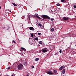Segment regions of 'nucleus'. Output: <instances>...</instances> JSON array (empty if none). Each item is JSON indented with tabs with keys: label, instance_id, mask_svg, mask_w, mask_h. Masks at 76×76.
<instances>
[{
	"label": "nucleus",
	"instance_id": "nucleus-25",
	"mask_svg": "<svg viewBox=\"0 0 76 76\" xmlns=\"http://www.w3.org/2000/svg\"><path fill=\"white\" fill-rule=\"evenodd\" d=\"M41 33H38V35H41Z\"/></svg>",
	"mask_w": 76,
	"mask_h": 76
},
{
	"label": "nucleus",
	"instance_id": "nucleus-2",
	"mask_svg": "<svg viewBox=\"0 0 76 76\" xmlns=\"http://www.w3.org/2000/svg\"><path fill=\"white\" fill-rule=\"evenodd\" d=\"M18 68L19 70L22 69L23 68V66L22 64H19L18 66Z\"/></svg>",
	"mask_w": 76,
	"mask_h": 76
},
{
	"label": "nucleus",
	"instance_id": "nucleus-37",
	"mask_svg": "<svg viewBox=\"0 0 76 76\" xmlns=\"http://www.w3.org/2000/svg\"><path fill=\"white\" fill-rule=\"evenodd\" d=\"M11 76H13V75H11Z\"/></svg>",
	"mask_w": 76,
	"mask_h": 76
},
{
	"label": "nucleus",
	"instance_id": "nucleus-32",
	"mask_svg": "<svg viewBox=\"0 0 76 76\" xmlns=\"http://www.w3.org/2000/svg\"><path fill=\"white\" fill-rule=\"evenodd\" d=\"M20 51H21V52H23V50H22V49H20Z\"/></svg>",
	"mask_w": 76,
	"mask_h": 76
},
{
	"label": "nucleus",
	"instance_id": "nucleus-3",
	"mask_svg": "<svg viewBox=\"0 0 76 76\" xmlns=\"http://www.w3.org/2000/svg\"><path fill=\"white\" fill-rule=\"evenodd\" d=\"M53 72L51 70H48L46 72L49 75H53V73H52Z\"/></svg>",
	"mask_w": 76,
	"mask_h": 76
},
{
	"label": "nucleus",
	"instance_id": "nucleus-31",
	"mask_svg": "<svg viewBox=\"0 0 76 76\" xmlns=\"http://www.w3.org/2000/svg\"><path fill=\"white\" fill-rule=\"evenodd\" d=\"M10 69V67H8L7 69Z\"/></svg>",
	"mask_w": 76,
	"mask_h": 76
},
{
	"label": "nucleus",
	"instance_id": "nucleus-9",
	"mask_svg": "<svg viewBox=\"0 0 76 76\" xmlns=\"http://www.w3.org/2000/svg\"><path fill=\"white\" fill-rule=\"evenodd\" d=\"M65 72H66V69H63L62 71V72H61V75H64L65 73Z\"/></svg>",
	"mask_w": 76,
	"mask_h": 76
},
{
	"label": "nucleus",
	"instance_id": "nucleus-7",
	"mask_svg": "<svg viewBox=\"0 0 76 76\" xmlns=\"http://www.w3.org/2000/svg\"><path fill=\"white\" fill-rule=\"evenodd\" d=\"M69 17H66L63 18V19L64 20H69Z\"/></svg>",
	"mask_w": 76,
	"mask_h": 76
},
{
	"label": "nucleus",
	"instance_id": "nucleus-21",
	"mask_svg": "<svg viewBox=\"0 0 76 76\" xmlns=\"http://www.w3.org/2000/svg\"><path fill=\"white\" fill-rule=\"evenodd\" d=\"M53 72H54V73H57V70H54L53 71Z\"/></svg>",
	"mask_w": 76,
	"mask_h": 76
},
{
	"label": "nucleus",
	"instance_id": "nucleus-15",
	"mask_svg": "<svg viewBox=\"0 0 76 76\" xmlns=\"http://www.w3.org/2000/svg\"><path fill=\"white\" fill-rule=\"evenodd\" d=\"M14 6H17V5L16 4H15V3H13L12 4Z\"/></svg>",
	"mask_w": 76,
	"mask_h": 76
},
{
	"label": "nucleus",
	"instance_id": "nucleus-8",
	"mask_svg": "<svg viewBox=\"0 0 76 76\" xmlns=\"http://www.w3.org/2000/svg\"><path fill=\"white\" fill-rule=\"evenodd\" d=\"M29 29H30V30H31V31H34V30H35V29H34V28L32 27H29Z\"/></svg>",
	"mask_w": 76,
	"mask_h": 76
},
{
	"label": "nucleus",
	"instance_id": "nucleus-20",
	"mask_svg": "<svg viewBox=\"0 0 76 76\" xmlns=\"http://www.w3.org/2000/svg\"><path fill=\"white\" fill-rule=\"evenodd\" d=\"M39 43V44H42V41H40Z\"/></svg>",
	"mask_w": 76,
	"mask_h": 76
},
{
	"label": "nucleus",
	"instance_id": "nucleus-23",
	"mask_svg": "<svg viewBox=\"0 0 76 76\" xmlns=\"http://www.w3.org/2000/svg\"><path fill=\"white\" fill-rule=\"evenodd\" d=\"M50 20H54V19L53 18H51Z\"/></svg>",
	"mask_w": 76,
	"mask_h": 76
},
{
	"label": "nucleus",
	"instance_id": "nucleus-5",
	"mask_svg": "<svg viewBox=\"0 0 76 76\" xmlns=\"http://www.w3.org/2000/svg\"><path fill=\"white\" fill-rule=\"evenodd\" d=\"M65 66H61L59 69V70H61L62 69H64V68H65Z\"/></svg>",
	"mask_w": 76,
	"mask_h": 76
},
{
	"label": "nucleus",
	"instance_id": "nucleus-39",
	"mask_svg": "<svg viewBox=\"0 0 76 76\" xmlns=\"http://www.w3.org/2000/svg\"><path fill=\"white\" fill-rule=\"evenodd\" d=\"M58 9H59V8H58Z\"/></svg>",
	"mask_w": 76,
	"mask_h": 76
},
{
	"label": "nucleus",
	"instance_id": "nucleus-12",
	"mask_svg": "<svg viewBox=\"0 0 76 76\" xmlns=\"http://www.w3.org/2000/svg\"><path fill=\"white\" fill-rule=\"evenodd\" d=\"M21 49L22 50H24V51H26V49L25 48H21Z\"/></svg>",
	"mask_w": 76,
	"mask_h": 76
},
{
	"label": "nucleus",
	"instance_id": "nucleus-24",
	"mask_svg": "<svg viewBox=\"0 0 76 76\" xmlns=\"http://www.w3.org/2000/svg\"><path fill=\"white\" fill-rule=\"evenodd\" d=\"M35 39L37 40V41H38V38H35Z\"/></svg>",
	"mask_w": 76,
	"mask_h": 76
},
{
	"label": "nucleus",
	"instance_id": "nucleus-1",
	"mask_svg": "<svg viewBox=\"0 0 76 76\" xmlns=\"http://www.w3.org/2000/svg\"><path fill=\"white\" fill-rule=\"evenodd\" d=\"M41 17L42 18L45 19H48L49 20L50 19V17H49L48 16L46 15H42Z\"/></svg>",
	"mask_w": 76,
	"mask_h": 76
},
{
	"label": "nucleus",
	"instance_id": "nucleus-27",
	"mask_svg": "<svg viewBox=\"0 0 76 76\" xmlns=\"http://www.w3.org/2000/svg\"><path fill=\"white\" fill-rule=\"evenodd\" d=\"M31 67H32V69H34V66H32Z\"/></svg>",
	"mask_w": 76,
	"mask_h": 76
},
{
	"label": "nucleus",
	"instance_id": "nucleus-17",
	"mask_svg": "<svg viewBox=\"0 0 76 76\" xmlns=\"http://www.w3.org/2000/svg\"><path fill=\"white\" fill-rule=\"evenodd\" d=\"M65 1V0H61V2H62V3H64Z\"/></svg>",
	"mask_w": 76,
	"mask_h": 76
},
{
	"label": "nucleus",
	"instance_id": "nucleus-11",
	"mask_svg": "<svg viewBox=\"0 0 76 76\" xmlns=\"http://www.w3.org/2000/svg\"><path fill=\"white\" fill-rule=\"evenodd\" d=\"M34 18H38V19H40L41 18H40L38 16H34Z\"/></svg>",
	"mask_w": 76,
	"mask_h": 76
},
{
	"label": "nucleus",
	"instance_id": "nucleus-29",
	"mask_svg": "<svg viewBox=\"0 0 76 76\" xmlns=\"http://www.w3.org/2000/svg\"><path fill=\"white\" fill-rule=\"evenodd\" d=\"M59 52L61 54V50H60L59 51Z\"/></svg>",
	"mask_w": 76,
	"mask_h": 76
},
{
	"label": "nucleus",
	"instance_id": "nucleus-14",
	"mask_svg": "<svg viewBox=\"0 0 76 76\" xmlns=\"http://www.w3.org/2000/svg\"><path fill=\"white\" fill-rule=\"evenodd\" d=\"M27 64V61L24 62H23V64H24V65H25H25H26Z\"/></svg>",
	"mask_w": 76,
	"mask_h": 76
},
{
	"label": "nucleus",
	"instance_id": "nucleus-19",
	"mask_svg": "<svg viewBox=\"0 0 76 76\" xmlns=\"http://www.w3.org/2000/svg\"><path fill=\"white\" fill-rule=\"evenodd\" d=\"M56 5L57 6H60V4H56Z\"/></svg>",
	"mask_w": 76,
	"mask_h": 76
},
{
	"label": "nucleus",
	"instance_id": "nucleus-22",
	"mask_svg": "<svg viewBox=\"0 0 76 76\" xmlns=\"http://www.w3.org/2000/svg\"><path fill=\"white\" fill-rule=\"evenodd\" d=\"M31 37H34V35L32 33L31 34Z\"/></svg>",
	"mask_w": 76,
	"mask_h": 76
},
{
	"label": "nucleus",
	"instance_id": "nucleus-26",
	"mask_svg": "<svg viewBox=\"0 0 76 76\" xmlns=\"http://www.w3.org/2000/svg\"><path fill=\"white\" fill-rule=\"evenodd\" d=\"M9 28H10V27H8V28L7 29V30H9Z\"/></svg>",
	"mask_w": 76,
	"mask_h": 76
},
{
	"label": "nucleus",
	"instance_id": "nucleus-16",
	"mask_svg": "<svg viewBox=\"0 0 76 76\" xmlns=\"http://www.w3.org/2000/svg\"><path fill=\"white\" fill-rule=\"evenodd\" d=\"M39 60V58H36L35 61H37Z\"/></svg>",
	"mask_w": 76,
	"mask_h": 76
},
{
	"label": "nucleus",
	"instance_id": "nucleus-10",
	"mask_svg": "<svg viewBox=\"0 0 76 76\" xmlns=\"http://www.w3.org/2000/svg\"><path fill=\"white\" fill-rule=\"evenodd\" d=\"M6 12H7V13H10V12H11V11H10V10H6Z\"/></svg>",
	"mask_w": 76,
	"mask_h": 76
},
{
	"label": "nucleus",
	"instance_id": "nucleus-6",
	"mask_svg": "<svg viewBox=\"0 0 76 76\" xmlns=\"http://www.w3.org/2000/svg\"><path fill=\"white\" fill-rule=\"evenodd\" d=\"M28 22H31V20H30V19H31L30 18H32V17L31 16H28Z\"/></svg>",
	"mask_w": 76,
	"mask_h": 76
},
{
	"label": "nucleus",
	"instance_id": "nucleus-33",
	"mask_svg": "<svg viewBox=\"0 0 76 76\" xmlns=\"http://www.w3.org/2000/svg\"><path fill=\"white\" fill-rule=\"evenodd\" d=\"M38 15V14H35V15L36 16H37Z\"/></svg>",
	"mask_w": 76,
	"mask_h": 76
},
{
	"label": "nucleus",
	"instance_id": "nucleus-34",
	"mask_svg": "<svg viewBox=\"0 0 76 76\" xmlns=\"http://www.w3.org/2000/svg\"><path fill=\"white\" fill-rule=\"evenodd\" d=\"M29 74H27L26 76H29Z\"/></svg>",
	"mask_w": 76,
	"mask_h": 76
},
{
	"label": "nucleus",
	"instance_id": "nucleus-35",
	"mask_svg": "<svg viewBox=\"0 0 76 76\" xmlns=\"http://www.w3.org/2000/svg\"><path fill=\"white\" fill-rule=\"evenodd\" d=\"M5 28H6V27H4V29H5Z\"/></svg>",
	"mask_w": 76,
	"mask_h": 76
},
{
	"label": "nucleus",
	"instance_id": "nucleus-36",
	"mask_svg": "<svg viewBox=\"0 0 76 76\" xmlns=\"http://www.w3.org/2000/svg\"><path fill=\"white\" fill-rule=\"evenodd\" d=\"M1 6H0V9H1Z\"/></svg>",
	"mask_w": 76,
	"mask_h": 76
},
{
	"label": "nucleus",
	"instance_id": "nucleus-18",
	"mask_svg": "<svg viewBox=\"0 0 76 76\" xmlns=\"http://www.w3.org/2000/svg\"><path fill=\"white\" fill-rule=\"evenodd\" d=\"M51 31H52V32H53V31H54V28H53L51 29Z\"/></svg>",
	"mask_w": 76,
	"mask_h": 76
},
{
	"label": "nucleus",
	"instance_id": "nucleus-13",
	"mask_svg": "<svg viewBox=\"0 0 76 76\" xmlns=\"http://www.w3.org/2000/svg\"><path fill=\"white\" fill-rule=\"evenodd\" d=\"M38 26H40V27H41V26H42V24H41V23H39L38 24Z\"/></svg>",
	"mask_w": 76,
	"mask_h": 76
},
{
	"label": "nucleus",
	"instance_id": "nucleus-30",
	"mask_svg": "<svg viewBox=\"0 0 76 76\" xmlns=\"http://www.w3.org/2000/svg\"><path fill=\"white\" fill-rule=\"evenodd\" d=\"M13 42H14V43H15V44H16V42L15 41L13 40Z\"/></svg>",
	"mask_w": 76,
	"mask_h": 76
},
{
	"label": "nucleus",
	"instance_id": "nucleus-38",
	"mask_svg": "<svg viewBox=\"0 0 76 76\" xmlns=\"http://www.w3.org/2000/svg\"><path fill=\"white\" fill-rule=\"evenodd\" d=\"M0 76H1V75H0Z\"/></svg>",
	"mask_w": 76,
	"mask_h": 76
},
{
	"label": "nucleus",
	"instance_id": "nucleus-4",
	"mask_svg": "<svg viewBox=\"0 0 76 76\" xmlns=\"http://www.w3.org/2000/svg\"><path fill=\"white\" fill-rule=\"evenodd\" d=\"M45 49H47V48H45V49H43L42 51V52H43V53H47V52L48 51V50H46Z\"/></svg>",
	"mask_w": 76,
	"mask_h": 76
},
{
	"label": "nucleus",
	"instance_id": "nucleus-28",
	"mask_svg": "<svg viewBox=\"0 0 76 76\" xmlns=\"http://www.w3.org/2000/svg\"><path fill=\"white\" fill-rule=\"evenodd\" d=\"M74 8H75V9H76V5H75L74 6Z\"/></svg>",
	"mask_w": 76,
	"mask_h": 76
}]
</instances>
